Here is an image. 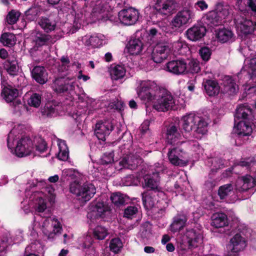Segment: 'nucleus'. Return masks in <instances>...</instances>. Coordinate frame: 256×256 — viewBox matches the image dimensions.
Here are the masks:
<instances>
[{"label": "nucleus", "instance_id": "obj_1", "mask_svg": "<svg viewBox=\"0 0 256 256\" xmlns=\"http://www.w3.org/2000/svg\"><path fill=\"white\" fill-rule=\"evenodd\" d=\"M136 92L142 101L146 104L152 103L153 108L158 112L168 111L176 104L172 95L165 90L159 88L154 81L140 82Z\"/></svg>", "mask_w": 256, "mask_h": 256}, {"label": "nucleus", "instance_id": "obj_2", "mask_svg": "<svg viewBox=\"0 0 256 256\" xmlns=\"http://www.w3.org/2000/svg\"><path fill=\"white\" fill-rule=\"evenodd\" d=\"M32 140L28 137H22L14 128L9 132L7 138V146L18 157L30 154L34 150Z\"/></svg>", "mask_w": 256, "mask_h": 256}, {"label": "nucleus", "instance_id": "obj_3", "mask_svg": "<svg viewBox=\"0 0 256 256\" xmlns=\"http://www.w3.org/2000/svg\"><path fill=\"white\" fill-rule=\"evenodd\" d=\"M182 127L184 131L183 137L186 138L192 130L198 134H204L207 130L208 122L202 118L192 114L184 116Z\"/></svg>", "mask_w": 256, "mask_h": 256}, {"label": "nucleus", "instance_id": "obj_4", "mask_svg": "<svg viewBox=\"0 0 256 256\" xmlns=\"http://www.w3.org/2000/svg\"><path fill=\"white\" fill-rule=\"evenodd\" d=\"M39 228L48 240H52L61 234L62 225L54 216L42 218L40 222H34V228Z\"/></svg>", "mask_w": 256, "mask_h": 256}, {"label": "nucleus", "instance_id": "obj_5", "mask_svg": "<svg viewBox=\"0 0 256 256\" xmlns=\"http://www.w3.org/2000/svg\"><path fill=\"white\" fill-rule=\"evenodd\" d=\"M70 192L78 196L82 200H89L96 194L94 186L91 183H84L82 184L74 182L70 184Z\"/></svg>", "mask_w": 256, "mask_h": 256}, {"label": "nucleus", "instance_id": "obj_6", "mask_svg": "<svg viewBox=\"0 0 256 256\" xmlns=\"http://www.w3.org/2000/svg\"><path fill=\"white\" fill-rule=\"evenodd\" d=\"M228 14L226 6L219 3L216 6V9L208 12L204 17L206 24L210 26H218L221 24L222 18Z\"/></svg>", "mask_w": 256, "mask_h": 256}, {"label": "nucleus", "instance_id": "obj_7", "mask_svg": "<svg viewBox=\"0 0 256 256\" xmlns=\"http://www.w3.org/2000/svg\"><path fill=\"white\" fill-rule=\"evenodd\" d=\"M28 206H24V210L25 213H28L30 208H34L38 212H43L46 209L45 195L42 192H34L29 198Z\"/></svg>", "mask_w": 256, "mask_h": 256}, {"label": "nucleus", "instance_id": "obj_8", "mask_svg": "<svg viewBox=\"0 0 256 256\" xmlns=\"http://www.w3.org/2000/svg\"><path fill=\"white\" fill-rule=\"evenodd\" d=\"M52 88L58 93L67 92L73 94L76 93V88H78V86L73 79L59 78L54 80Z\"/></svg>", "mask_w": 256, "mask_h": 256}, {"label": "nucleus", "instance_id": "obj_9", "mask_svg": "<svg viewBox=\"0 0 256 256\" xmlns=\"http://www.w3.org/2000/svg\"><path fill=\"white\" fill-rule=\"evenodd\" d=\"M200 226L188 228L183 236L182 240L188 243L189 247H196L202 243L203 235Z\"/></svg>", "mask_w": 256, "mask_h": 256}, {"label": "nucleus", "instance_id": "obj_10", "mask_svg": "<svg viewBox=\"0 0 256 256\" xmlns=\"http://www.w3.org/2000/svg\"><path fill=\"white\" fill-rule=\"evenodd\" d=\"M193 16L192 12L188 9L184 8L178 12L170 22L172 32L178 30L180 28L187 24ZM172 32V31L170 32Z\"/></svg>", "mask_w": 256, "mask_h": 256}, {"label": "nucleus", "instance_id": "obj_11", "mask_svg": "<svg viewBox=\"0 0 256 256\" xmlns=\"http://www.w3.org/2000/svg\"><path fill=\"white\" fill-rule=\"evenodd\" d=\"M168 156L170 162L176 166H186L190 159L188 154L180 148H174L170 150Z\"/></svg>", "mask_w": 256, "mask_h": 256}, {"label": "nucleus", "instance_id": "obj_12", "mask_svg": "<svg viewBox=\"0 0 256 256\" xmlns=\"http://www.w3.org/2000/svg\"><path fill=\"white\" fill-rule=\"evenodd\" d=\"M238 32L247 36L251 35L256 31V22L244 18L243 16H238L234 19Z\"/></svg>", "mask_w": 256, "mask_h": 256}, {"label": "nucleus", "instance_id": "obj_13", "mask_svg": "<svg viewBox=\"0 0 256 256\" xmlns=\"http://www.w3.org/2000/svg\"><path fill=\"white\" fill-rule=\"evenodd\" d=\"M139 18V12L132 7L123 9L118 12V19L120 22L125 26L134 24L138 21Z\"/></svg>", "mask_w": 256, "mask_h": 256}, {"label": "nucleus", "instance_id": "obj_14", "mask_svg": "<svg viewBox=\"0 0 256 256\" xmlns=\"http://www.w3.org/2000/svg\"><path fill=\"white\" fill-rule=\"evenodd\" d=\"M176 7L175 0H158L155 5L156 12L165 16L172 14L176 10Z\"/></svg>", "mask_w": 256, "mask_h": 256}, {"label": "nucleus", "instance_id": "obj_15", "mask_svg": "<svg viewBox=\"0 0 256 256\" xmlns=\"http://www.w3.org/2000/svg\"><path fill=\"white\" fill-rule=\"evenodd\" d=\"M156 169L155 170V172H152V175L150 174L144 176V187L159 191L160 178L158 174L162 172L164 169L160 164H156Z\"/></svg>", "mask_w": 256, "mask_h": 256}, {"label": "nucleus", "instance_id": "obj_16", "mask_svg": "<svg viewBox=\"0 0 256 256\" xmlns=\"http://www.w3.org/2000/svg\"><path fill=\"white\" fill-rule=\"evenodd\" d=\"M110 208L108 204L102 202H98L88 214V218L92 222V220L98 218H104L110 213Z\"/></svg>", "mask_w": 256, "mask_h": 256}, {"label": "nucleus", "instance_id": "obj_17", "mask_svg": "<svg viewBox=\"0 0 256 256\" xmlns=\"http://www.w3.org/2000/svg\"><path fill=\"white\" fill-rule=\"evenodd\" d=\"M113 128L114 126L110 121H100L96 124L95 134L98 139L104 140Z\"/></svg>", "mask_w": 256, "mask_h": 256}, {"label": "nucleus", "instance_id": "obj_18", "mask_svg": "<svg viewBox=\"0 0 256 256\" xmlns=\"http://www.w3.org/2000/svg\"><path fill=\"white\" fill-rule=\"evenodd\" d=\"M183 134H182L178 130V127L173 124L170 125L166 129V139L167 142L174 145H178L183 144L182 140Z\"/></svg>", "mask_w": 256, "mask_h": 256}, {"label": "nucleus", "instance_id": "obj_19", "mask_svg": "<svg viewBox=\"0 0 256 256\" xmlns=\"http://www.w3.org/2000/svg\"><path fill=\"white\" fill-rule=\"evenodd\" d=\"M186 61L182 59L171 60L166 67L168 72L176 75L186 74Z\"/></svg>", "mask_w": 256, "mask_h": 256}, {"label": "nucleus", "instance_id": "obj_20", "mask_svg": "<svg viewBox=\"0 0 256 256\" xmlns=\"http://www.w3.org/2000/svg\"><path fill=\"white\" fill-rule=\"evenodd\" d=\"M83 40L85 46L92 48H99L107 42L105 36L101 34H94L90 36H85Z\"/></svg>", "mask_w": 256, "mask_h": 256}, {"label": "nucleus", "instance_id": "obj_21", "mask_svg": "<svg viewBox=\"0 0 256 256\" xmlns=\"http://www.w3.org/2000/svg\"><path fill=\"white\" fill-rule=\"evenodd\" d=\"M252 120H240L234 128V132L239 138L250 136L252 132Z\"/></svg>", "mask_w": 256, "mask_h": 256}, {"label": "nucleus", "instance_id": "obj_22", "mask_svg": "<svg viewBox=\"0 0 256 256\" xmlns=\"http://www.w3.org/2000/svg\"><path fill=\"white\" fill-rule=\"evenodd\" d=\"M142 162V159L139 154L134 155L130 154L124 158L120 162V164L124 168L134 170Z\"/></svg>", "mask_w": 256, "mask_h": 256}, {"label": "nucleus", "instance_id": "obj_23", "mask_svg": "<svg viewBox=\"0 0 256 256\" xmlns=\"http://www.w3.org/2000/svg\"><path fill=\"white\" fill-rule=\"evenodd\" d=\"M235 122L237 120H252V111L250 106L244 104L239 105L235 114Z\"/></svg>", "mask_w": 256, "mask_h": 256}, {"label": "nucleus", "instance_id": "obj_24", "mask_svg": "<svg viewBox=\"0 0 256 256\" xmlns=\"http://www.w3.org/2000/svg\"><path fill=\"white\" fill-rule=\"evenodd\" d=\"M206 32L204 26H194L188 28L186 32L187 38L192 41H196L202 38Z\"/></svg>", "mask_w": 256, "mask_h": 256}, {"label": "nucleus", "instance_id": "obj_25", "mask_svg": "<svg viewBox=\"0 0 256 256\" xmlns=\"http://www.w3.org/2000/svg\"><path fill=\"white\" fill-rule=\"evenodd\" d=\"M245 71H248L250 80L256 82V57L245 60L244 66L241 74H244Z\"/></svg>", "mask_w": 256, "mask_h": 256}, {"label": "nucleus", "instance_id": "obj_26", "mask_svg": "<svg viewBox=\"0 0 256 256\" xmlns=\"http://www.w3.org/2000/svg\"><path fill=\"white\" fill-rule=\"evenodd\" d=\"M18 96V91L16 88H12L10 87H5L2 90V96L7 102H12L14 106L16 104H21L20 100L14 101Z\"/></svg>", "mask_w": 256, "mask_h": 256}, {"label": "nucleus", "instance_id": "obj_27", "mask_svg": "<svg viewBox=\"0 0 256 256\" xmlns=\"http://www.w3.org/2000/svg\"><path fill=\"white\" fill-rule=\"evenodd\" d=\"M222 82L223 88L220 89L223 92L232 95L238 92V86L230 76H224L222 79Z\"/></svg>", "mask_w": 256, "mask_h": 256}, {"label": "nucleus", "instance_id": "obj_28", "mask_svg": "<svg viewBox=\"0 0 256 256\" xmlns=\"http://www.w3.org/2000/svg\"><path fill=\"white\" fill-rule=\"evenodd\" d=\"M32 75L35 80L40 84H44L48 81V73L43 66H35L32 71Z\"/></svg>", "mask_w": 256, "mask_h": 256}, {"label": "nucleus", "instance_id": "obj_29", "mask_svg": "<svg viewBox=\"0 0 256 256\" xmlns=\"http://www.w3.org/2000/svg\"><path fill=\"white\" fill-rule=\"evenodd\" d=\"M203 86L206 94L210 96L218 95L220 90V88L218 82L212 80H204Z\"/></svg>", "mask_w": 256, "mask_h": 256}, {"label": "nucleus", "instance_id": "obj_30", "mask_svg": "<svg viewBox=\"0 0 256 256\" xmlns=\"http://www.w3.org/2000/svg\"><path fill=\"white\" fill-rule=\"evenodd\" d=\"M5 67L10 74L12 76L16 74L18 70V66L16 52H13L12 54L9 55L8 60L6 62Z\"/></svg>", "mask_w": 256, "mask_h": 256}, {"label": "nucleus", "instance_id": "obj_31", "mask_svg": "<svg viewBox=\"0 0 256 256\" xmlns=\"http://www.w3.org/2000/svg\"><path fill=\"white\" fill-rule=\"evenodd\" d=\"M143 49V44L139 38L131 39L126 45L128 52L131 55L140 54Z\"/></svg>", "mask_w": 256, "mask_h": 256}, {"label": "nucleus", "instance_id": "obj_32", "mask_svg": "<svg viewBox=\"0 0 256 256\" xmlns=\"http://www.w3.org/2000/svg\"><path fill=\"white\" fill-rule=\"evenodd\" d=\"M78 2H84V6L86 8L90 6L92 8V14L94 16L96 17V20H99L100 18L98 15L104 11V8L102 2L100 1H97L94 5L92 2L91 0H78Z\"/></svg>", "mask_w": 256, "mask_h": 256}, {"label": "nucleus", "instance_id": "obj_33", "mask_svg": "<svg viewBox=\"0 0 256 256\" xmlns=\"http://www.w3.org/2000/svg\"><path fill=\"white\" fill-rule=\"evenodd\" d=\"M212 226L216 228H222L228 224V218L226 214L222 212H217L212 216Z\"/></svg>", "mask_w": 256, "mask_h": 256}, {"label": "nucleus", "instance_id": "obj_34", "mask_svg": "<svg viewBox=\"0 0 256 256\" xmlns=\"http://www.w3.org/2000/svg\"><path fill=\"white\" fill-rule=\"evenodd\" d=\"M60 108V106L56 104V102H48L42 110V113L44 116L48 117L56 116L58 114V110Z\"/></svg>", "mask_w": 256, "mask_h": 256}, {"label": "nucleus", "instance_id": "obj_35", "mask_svg": "<svg viewBox=\"0 0 256 256\" xmlns=\"http://www.w3.org/2000/svg\"><path fill=\"white\" fill-rule=\"evenodd\" d=\"M38 24L46 32L54 31L56 28V20L47 18H40L38 21Z\"/></svg>", "mask_w": 256, "mask_h": 256}, {"label": "nucleus", "instance_id": "obj_36", "mask_svg": "<svg viewBox=\"0 0 256 256\" xmlns=\"http://www.w3.org/2000/svg\"><path fill=\"white\" fill-rule=\"evenodd\" d=\"M187 218L184 215L176 216L170 226V230L173 232L180 231L184 227Z\"/></svg>", "mask_w": 256, "mask_h": 256}, {"label": "nucleus", "instance_id": "obj_37", "mask_svg": "<svg viewBox=\"0 0 256 256\" xmlns=\"http://www.w3.org/2000/svg\"><path fill=\"white\" fill-rule=\"evenodd\" d=\"M218 40L222 43L232 41L234 38V34L230 30L226 28L220 29L216 34Z\"/></svg>", "mask_w": 256, "mask_h": 256}, {"label": "nucleus", "instance_id": "obj_38", "mask_svg": "<svg viewBox=\"0 0 256 256\" xmlns=\"http://www.w3.org/2000/svg\"><path fill=\"white\" fill-rule=\"evenodd\" d=\"M58 148L57 154L58 158L60 160L66 161L69 157V151L66 142L58 139Z\"/></svg>", "mask_w": 256, "mask_h": 256}, {"label": "nucleus", "instance_id": "obj_39", "mask_svg": "<svg viewBox=\"0 0 256 256\" xmlns=\"http://www.w3.org/2000/svg\"><path fill=\"white\" fill-rule=\"evenodd\" d=\"M56 40L52 38L50 35L39 34L36 36L34 41L36 45L38 46H41L45 44H52L55 42Z\"/></svg>", "mask_w": 256, "mask_h": 256}, {"label": "nucleus", "instance_id": "obj_40", "mask_svg": "<svg viewBox=\"0 0 256 256\" xmlns=\"http://www.w3.org/2000/svg\"><path fill=\"white\" fill-rule=\"evenodd\" d=\"M126 69L124 66L116 65L112 66L110 70L111 78L114 80H118L122 78L126 74Z\"/></svg>", "mask_w": 256, "mask_h": 256}, {"label": "nucleus", "instance_id": "obj_41", "mask_svg": "<svg viewBox=\"0 0 256 256\" xmlns=\"http://www.w3.org/2000/svg\"><path fill=\"white\" fill-rule=\"evenodd\" d=\"M234 192V186L230 184H226L220 186L218 190V195L222 200L226 198Z\"/></svg>", "mask_w": 256, "mask_h": 256}, {"label": "nucleus", "instance_id": "obj_42", "mask_svg": "<svg viewBox=\"0 0 256 256\" xmlns=\"http://www.w3.org/2000/svg\"><path fill=\"white\" fill-rule=\"evenodd\" d=\"M0 42L4 46H10L16 43V36L12 33L5 32L2 34Z\"/></svg>", "mask_w": 256, "mask_h": 256}, {"label": "nucleus", "instance_id": "obj_43", "mask_svg": "<svg viewBox=\"0 0 256 256\" xmlns=\"http://www.w3.org/2000/svg\"><path fill=\"white\" fill-rule=\"evenodd\" d=\"M154 48L162 55L164 54L166 58H168L171 52V48L170 47V44L165 42L157 43Z\"/></svg>", "mask_w": 256, "mask_h": 256}, {"label": "nucleus", "instance_id": "obj_44", "mask_svg": "<svg viewBox=\"0 0 256 256\" xmlns=\"http://www.w3.org/2000/svg\"><path fill=\"white\" fill-rule=\"evenodd\" d=\"M142 196L143 204L147 209L152 208L155 205H157L158 202L156 204L155 200L152 198L149 192H144L142 194Z\"/></svg>", "mask_w": 256, "mask_h": 256}, {"label": "nucleus", "instance_id": "obj_45", "mask_svg": "<svg viewBox=\"0 0 256 256\" xmlns=\"http://www.w3.org/2000/svg\"><path fill=\"white\" fill-rule=\"evenodd\" d=\"M186 61V74L188 72L198 73L200 70L198 62L194 59L189 60Z\"/></svg>", "mask_w": 256, "mask_h": 256}, {"label": "nucleus", "instance_id": "obj_46", "mask_svg": "<svg viewBox=\"0 0 256 256\" xmlns=\"http://www.w3.org/2000/svg\"><path fill=\"white\" fill-rule=\"evenodd\" d=\"M36 150L40 154H42L47 150L46 144L45 140L41 137L35 138L34 140Z\"/></svg>", "mask_w": 256, "mask_h": 256}, {"label": "nucleus", "instance_id": "obj_47", "mask_svg": "<svg viewBox=\"0 0 256 256\" xmlns=\"http://www.w3.org/2000/svg\"><path fill=\"white\" fill-rule=\"evenodd\" d=\"M186 144L188 146L191 150L198 156L202 154L203 148L200 146L198 142L196 140H190L185 142Z\"/></svg>", "mask_w": 256, "mask_h": 256}, {"label": "nucleus", "instance_id": "obj_48", "mask_svg": "<svg viewBox=\"0 0 256 256\" xmlns=\"http://www.w3.org/2000/svg\"><path fill=\"white\" fill-rule=\"evenodd\" d=\"M170 44L172 51L178 52L180 54L182 53L180 50L182 49L188 48L186 43L180 38H179L177 41L173 42L172 44Z\"/></svg>", "mask_w": 256, "mask_h": 256}, {"label": "nucleus", "instance_id": "obj_49", "mask_svg": "<svg viewBox=\"0 0 256 256\" xmlns=\"http://www.w3.org/2000/svg\"><path fill=\"white\" fill-rule=\"evenodd\" d=\"M94 235L98 240H103L108 234V230L103 226H97L94 230Z\"/></svg>", "mask_w": 256, "mask_h": 256}, {"label": "nucleus", "instance_id": "obj_50", "mask_svg": "<svg viewBox=\"0 0 256 256\" xmlns=\"http://www.w3.org/2000/svg\"><path fill=\"white\" fill-rule=\"evenodd\" d=\"M122 247V244L118 238H113L110 244V250L114 253L118 252Z\"/></svg>", "mask_w": 256, "mask_h": 256}, {"label": "nucleus", "instance_id": "obj_51", "mask_svg": "<svg viewBox=\"0 0 256 256\" xmlns=\"http://www.w3.org/2000/svg\"><path fill=\"white\" fill-rule=\"evenodd\" d=\"M20 13L15 10H12L6 16V22L10 24H16L18 20Z\"/></svg>", "mask_w": 256, "mask_h": 256}, {"label": "nucleus", "instance_id": "obj_52", "mask_svg": "<svg viewBox=\"0 0 256 256\" xmlns=\"http://www.w3.org/2000/svg\"><path fill=\"white\" fill-rule=\"evenodd\" d=\"M138 210V206H129L125 209L124 216L128 218H132L135 216Z\"/></svg>", "mask_w": 256, "mask_h": 256}, {"label": "nucleus", "instance_id": "obj_53", "mask_svg": "<svg viewBox=\"0 0 256 256\" xmlns=\"http://www.w3.org/2000/svg\"><path fill=\"white\" fill-rule=\"evenodd\" d=\"M41 103V96L38 94H33L30 97L28 104L30 106L35 108L40 106Z\"/></svg>", "mask_w": 256, "mask_h": 256}, {"label": "nucleus", "instance_id": "obj_54", "mask_svg": "<svg viewBox=\"0 0 256 256\" xmlns=\"http://www.w3.org/2000/svg\"><path fill=\"white\" fill-rule=\"evenodd\" d=\"M152 60L156 63H160L166 58L154 48L151 54Z\"/></svg>", "mask_w": 256, "mask_h": 256}, {"label": "nucleus", "instance_id": "obj_55", "mask_svg": "<svg viewBox=\"0 0 256 256\" xmlns=\"http://www.w3.org/2000/svg\"><path fill=\"white\" fill-rule=\"evenodd\" d=\"M199 54L204 62H208L212 55V50L208 47H202L199 50Z\"/></svg>", "mask_w": 256, "mask_h": 256}, {"label": "nucleus", "instance_id": "obj_56", "mask_svg": "<svg viewBox=\"0 0 256 256\" xmlns=\"http://www.w3.org/2000/svg\"><path fill=\"white\" fill-rule=\"evenodd\" d=\"M38 14V10L36 8H31L25 12L26 19L29 21L34 20L36 18Z\"/></svg>", "mask_w": 256, "mask_h": 256}, {"label": "nucleus", "instance_id": "obj_57", "mask_svg": "<svg viewBox=\"0 0 256 256\" xmlns=\"http://www.w3.org/2000/svg\"><path fill=\"white\" fill-rule=\"evenodd\" d=\"M110 199L114 204L118 205L124 203V200L120 193H116L112 194Z\"/></svg>", "mask_w": 256, "mask_h": 256}, {"label": "nucleus", "instance_id": "obj_58", "mask_svg": "<svg viewBox=\"0 0 256 256\" xmlns=\"http://www.w3.org/2000/svg\"><path fill=\"white\" fill-rule=\"evenodd\" d=\"M82 247L84 248H88L90 246L92 240L90 236L87 235L86 236L82 238Z\"/></svg>", "mask_w": 256, "mask_h": 256}, {"label": "nucleus", "instance_id": "obj_59", "mask_svg": "<svg viewBox=\"0 0 256 256\" xmlns=\"http://www.w3.org/2000/svg\"><path fill=\"white\" fill-rule=\"evenodd\" d=\"M76 171L72 168L65 169L62 170V175L64 176L74 178Z\"/></svg>", "mask_w": 256, "mask_h": 256}, {"label": "nucleus", "instance_id": "obj_60", "mask_svg": "<svg viewBox=\"0 0 256 256\" xmlns=\"http://www.w3.org/2000/svg\"><path fill=\"white\" fill-rule=\"evenodd\" d=\"M197 8L201 10H204L208 8V4L204 0H200L196 3Z\"/></svg>", "mask_w": 256, "mask_h": 256}, {"label": "nucleus", "instance_id": "obj_61", "mask_svg": "<svg viewBox=\"0 0 256 256\" xmlns=\"http://www.w3.org/2000/svg\"><path fill=\"white\" fill-rule=\"evenodd\" d=\"M256 164V160H244L240 162L238 165L237 166H246V167H250L251 166H253L254 164Z\"/></svg>", "mask_w": 256, "mask_h": 256}, {"label": "nucleus", "instance_id": "obj_62", "mask_svg": "<svg viewBox=\"0 0 256 256\" xmlns=\"http://www.w3.org/2000/svg\"><path fill=\"white\" fill-rule=\"evenodd\" d=\"M252 38L254 39V41L250 42L249 41H247V44L248 48L250 50L256 51V37L254 36H252Z\"/></svg>", "mask_w": 256, "mask_h": 256}, {"label": "nucleus", "instance_id": "obj_63", "mask_svg": "<svg viewBox=\"0 0 256 256\" xmlns=\"http://www.w3.org/2000/svg\"><path fill=\"white\" fill-rule=\"evenodd\" d=\"M8 244L2 242L0 244V256H6V248Z\"/></svg>", "mask_w": 256, "mask_h": 256}, {"label": "nucleus", "instance_id": "obj_64", "mask_svg": "<svg viewBox=\"0 0 256 256\" xmlns=\"http://www.w3.org/2000/svg\"><path fill=\"white\" fill-rule=\"evenodd\" d=\"M248 4L252 11L256 12V0H248Z\"/></svg>", "mask_w": 256, "mask_h": 256}]
</instances>
